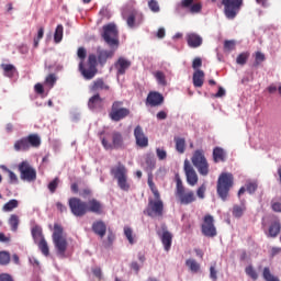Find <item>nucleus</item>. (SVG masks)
I'll return each instance as SVG.
<instances>
[{
	"instance_id": "obj_3",
	"label": "nucleus",
	"mask_w": 281,
	"mask_h": 281,
	"mask_svg": "<svg viewBox=\"0 0 281 281\" xmlns=\"http://www.w3.org/2000/svg\"><path fill=\"white\" fill-rule=\"evenodd\" d=\"M147 183L154 195V199H148L146 209L147 216H164V201L161 200V193H159V189L155 186L151 177H148Z\"/></svg>"
},
{
	"instance_id": "obj_37",
	"label": "nucleus",
	"mask_w": 281,
	"mask_h": 281,
	"mask_svg": "<svg viewBox=\"0 0 281 281\" xmlns=\"http://www.w3.org/2000/svg\"><path fill=\"white\" fill-rule=\"evenodd\" d=\"M38 249L42 251L43 256H49V246L44 237H42L38 243Z\"/></svg>"
},
{
	"instance_id": "obj_16",
	"label": "nucleus",
	"mask_w": 281,
	"mask_h": 281,
	"mask_svg": "<svg viewBox=\"0 0 281 281\" xmlns=\"http://www.w3.org/2000/svg\"><path fill=\"white\" fill-rule=\"evenodd\" d=\"M184 173L189 186L194 187L199 183V175H196L194 167L190 165V160H184Z\"/></svg>"
},
{
	"instance_id": "obj_11",
	"label": "nucleus",
	"mask_w": 281,
	"mask_h": 281,
	"mask_svg": "<svg viewBox=\"0 0 281 281\" xmlns=\"http://www.w3.org/2000/svg\"><path fill=\"white\" fill-rule=\"evenodd\" d=\"M243 4V0H222V5L224 7V16H226L228 21H234V19H236L240 13Z\"/></svg>"
},
{
	"instance_id": "obj_54",
	"label": "nucleus",
	"mask_w": 281,
	"mask_h": 281,
	"mask_svg": "<svg viewBox=\"0 0 281 281\" xmlns=\"http://www.w3.org/2000/svg\"><path fill=\"white\" fill-rule=\"evenodd\" d=\"M156 155L160 161H164L168 157V153L162 148H156Z\"/></svg>"
},
{
	"instance_id": "obj_45",
	"label": "nucleus",
	"mask_w": 281,
	"mask_h": 281,
	"mask_svg": "<svg viewBox=\"0 0 281 281\" xmlns=\"http://www.w3.org/2000/svg\"><path fill=\"white\" fill-rule=\"evenodd\" d=\"M58 183H60L59 178H55L53 181L48 183V190L50 194H54V192H56V190L58 189Z\"/></svg>"
},
{
	"instance_id": "obj_24",
	"label": "nucleus",
	"mask_w": 281,
	"mask_h": 281,
	"mask_svg": "<svg viewBox=\"0 0 281 281\" xmlns=\"http://www.w3.org/2000/svg\"><path fill=\"white\" fill-rule=\"evenodd\" d=\"M131 60L124 57H120L117 61L114 64V67L117 70L119 76H124V74H126V69L131 68Z\"/></svg>"
},
{
	"instance_id": "obj_44",
	"label": "nucleus",
	"mask_w": 281,
	"mask_h": 281,
	"mask_svg": "<svg viewBox=\"0 0 281 281\" xmlns=\"http://www.w3.org/2000/svg\"><path fill=\"white\" fill-rule=\"evenodd\" d=\"M245 273L248 274L251 280H258V272L254 269V266L246 267Z\"/></svg>"
},
{
	"instance_id": "obj_36",
	"label": "nucleus",
	"mask_w": 281,
	"mask_h": 281,
	"mask_svg": "<svg viewBox=\"0 0 281 281\" xmlns=\"http://www.w3.org/2000/svg\"><path fill=\"white\" fill-rule=\"evenodd\" d=\"M262 278L266 281H280V279L271 273L269 267L263 268Z\"/></svg>"
},
{
	"instance_id": "obj_8",
	"label": "nucleus",
	"mask_w": 281,
	"mask_h": 281,
	"mask_svg": "<svg viewBox=\"0 0 281 281\" xmlns=\"http://www.w3.org/2000/svg\"><path fill=\"white\" fill-rule=\"evenodd\" d=\"M103 41L109 45V47L117 48L120 45V32L117 26L113 23L103 25V32L101 34Z\"/></svg>"
},
{
	"instance_id": "obj_25",
	"label": "nucleus",
	"mask_w": 281,
	"mask_h": 281,
	"mask_svg": "<svg viewBox=\"0 0 281 281\" xmlns=\"http://www.w3.org/2000/svg\"><path fill=\"white\" fill-rule=\"evenodd\" d=\"M92 232L99 236V238H104V236H106V223H104L102 220L93 222Z\"/></svg>"
},
{
	"instance_id": "obj_9",
	"label": "nucleus",
	"mask_w": 281,
	"mask_h": 281,
	"mask_svg": "<svg viewBox=\"0 0 281 281\" xmlns=\"http://www.w3.org/2000/svg\"><path fill=\"white\" fill-rule=\"evenodd\" d=\"M191 161L194 168H196L199 175L202 177H207V175H210V164L207 162V158H205V153L203 149L195 150Z\"/></svg>"
},
{
	"instance_id": "obj_62",
	"label": "nucleus",
	"mask_w": 281,
	"mask_h": 281,
	"mask_svg": "<svg viewBox=\"0 0 281 281\" xmlns=\"http://www.w3.org/2000/svg\"><path fill=\"white\" fill-rule=\"evenodd\" d=\"M223 95H225V89H223V87H220L217 93H215L213 98H223Z\"/></svg>"
},
{
	"instance_id": "obj_2",
	"label": "nucleus",
	"mask_w": 281,
	"mask_h": 281,
	"mask_svg": "<svg viewBox=\"0 0 281 281\" xmlns=\"http://www.w3.org/2000/svg\"><path fill=\"white\" fill-rule=\"evenodd\" d=\"M77 56L80 59L79 71L81 76L85 80H93L98 76V56L90 54L87 64H85V59L87 58V48L85 47L78 48Z\"/></svg>"
},
{
	"instance_id": "obj_41",
	"label": "nucleus",
	"mask_w": 281,
	"mask_h": 281,
	"mask_svg": "<svg viewBox=\"0 0 281 281\" xmlns=\"http://www.w3.org/2000/svg\"><path fill=\"white\" fill-rule=\"evenodd\" d=\"M249 52H244V53H240L237 58H236V63L237 65H247V60H249Z\"/></svg>"
},
{
	"instance_id": "obj_33",
	"label": "nucleus",
	"mask_w": 281,
	"mask_h": 281,
	"mask_svg": "<svg viewBox=\"0 0 281 281\" xmlns=\"http://www.w3.org/2000/svg\"><path fill=\"white\" fill-rule=\"evenodd\" d=\"M246 210H247V206H245V204H241V205L236 204L233 206V216L235 218H240L245 214Z\"/></svg>"
},
{
	"instance_id": "obj_55",
	"label": "nucleus",
	"mask_w": 281,
	"mask_h": 281,
	"mask_svg": "<svg viewBox=\"0 0 281 281\" xmlns=\"http://www.w3.org/2000/svg\"><path fill=\"white\" fill-rule=\"evenodd\" d=\"M203 66V60L201 59V57H196L193 59V63H192V68L195 69H199V67H202Z\"/></svg>"
},
{
	"instance_id": "obj_60",
	"label": "nucleus",
	"mask_w": 281,
	"mask_h": 281,
	"mask_svg": "<svg viewBox=\"0 0 281 281\" xmlns=\"http://www.w3.org/2000/svg\"><path fill=\"white\" fill-rule=\"evenodd\" d=\"M0 281H14V279L12 278V276H10L8 273H1Z\"/></svg>"
},
{
	"instance_id": "obj_56",
	"label": "nucleus",
	"mask_w": 281,
	"mask_h": 281,
	"mask_svg": "<svg viewBox=\"0 0 281 281\" xmlns=\"http://www.w3.org/2000/svg\"><path fill=\"white\" fill-rule=\"evenodd\" d=\"M271 210L281 213V202H271Z\"/></svg>"
},
{
	"instance_id": "obj_42",
	"label": "nucleus",
	"mask_w": 281,
	"mask_h": 281,
	"mask_svg": "<svg viewBox=\"0 0 281 281\" xmlns=\"http://www.w3.org/2000/svg\"><path fill=\"white\" fill-rule=\"evenodd\" d=\"M63 32H64L63 24H58L54 33L55 43H60V41H63Z\"/></svg>"
},
{
	"instance_id": "obj_39",
	"label": "nucleus",
	"mask_w": 281,
	"mask_h": 281,
	"mask_svg": "<svg viewBox=\"0 0 281 281\" xmlns=\"http://www.w3.org/2000/svg\"><path fill=\"white\" fill-rule=\"evenodd\" d=\"M265 60H267V57L265 56V54L260 50L256 52L254 67H259V65H262Z\"/></svg>"
},
{
	"instance_id": "obj_61",
	"label": "nucleus",
	"mask_w": 281,
	"mask_h": 281,
	"mask_svg": "<svg viewBox=\"0 0 281 281\" xmlns=\"http://www.w3.org/2000/svg\"><path fill=\"white\" fill-rule=\"evenodd\" d=\"M157 120H166L168 117V113L166 111H160L156 114Z\"/></svg>"
},
{
	"instance_id": "obj_47",
	"label": "nucleus",
	"mask_w": 281,
	"mask_h": 281,
	"mask_svg": "<svg viewBox=\"0 0 281 281\" xmlns=\"http://www.w3.org/2000/svg\"><path fill=\"white\" fill-rule=\"evenodd\" d=\"M236 49V42L234 40L224 42V52H234Z\"/></svg>"
},
{
	"instance_id": "obj_10",
	"label": "nucleus",
	"mask_w": 281,
	"mask_h": 281,
	"mask_svg": "<svg viewBox=\"0 0 281 281\" xmlns=\"http://www.w3.org/2000/svg\"><path fill=\"white\" fill-rule=\"evenodd\" d=\"M64 228L63 225L55 223L54 224V232H53V243L55 245V249H57L58 256H65L67 251V238L63 236Z\"/></svg>"
},
{
	"instance_id": "obj_13",
	"label": "nucleus",
	"mask_w": 281,
	"mask_h": 281,
	"mask_svg": "<svg viewBox=\"0 0 281 281\" xmlns=\"http://www.w3.org/2000/svg\"><path fill=\"white\" fill-rule=\"evenodd\" d=\"M101 144L105 150H120L124 148V135L121 132L114 131L111 134V142L106 138H101Z\"/></svg>"
},
{
	"instance_id": "obj_38",
	"label": "nucleus",
	"mask_w": 281,
	"mask_h": 281,
	"mask_svg": "<svg viewBox=\"0 0 281 281\" xmlns=\"http://www.w3.org/2000/svg\"><path fill=\"white\" fill-rule=\"evenodd\" d=\"M15 207H19V201L13 199L7 202L2 210L3 212H12V210H15Z\"/></svg>"
},
{
	"instance_id": "obj_43",
	"label": "nucleus",
	"mask_w": 281,
	"mask_h": 281,
	"mask_svg": "<svg viewBox=\"0 0 281 281\" xmlns=\"http://www.w3.org/2000/svg\"><path fill=\"white\" fill-rule=\"evenodd\" d=\"M0 265L2 267L10 265V254L5 250L0 251Z\"/></svg>"
},
{
	"instance_id": "obj_20",
	"label": "nucleus",
	"mask_w": 281,
	"mask_h": 281,
	"mask_svg": "<svg viewBox=\"0 0 281 281\" xmlns=\"http://www.w3.org/2000/svg\"><path fill=\"white\" fill-rule=\"evenodd\" d=\"M143 21H144V14H142V12L137 10H133L132 12H130L126 19V23L128 27H135L137 25H142Z\"/></svg>"
},
{
	"instance_id": "obj_58",
	"label": "nucleus",
	"mask_w": 281,
	"mask_h": 281,
	"mask_svg": "<svg viewBox=\"0 0 281 281\" xmlns=\"http://www.w3.org/2000/svg\"><path fill=\"white\" fill-rule=\"evenodd\" d=\"M35 92H37L40 95H43L45 93V89L43 88L42 83H36L34 86Z\"/></svg>"
},
{
	"instance_id": "obj_23",
	"label": "nucleus",
	"mask_w": 281,
	"mask_h": 281,
	"mask_svg": "<svg viewBox=\"0 0 281 281\" xmlns=\"http://www.w3.org/2000/svg\"><path fill=\"white\" fill-rule=\"evenodd\" d=\"M186 38L189 47L192 49H196V47H201V45H203V37L196 33H189Z\"/></svg>"
},
{
	"instance_id": "obj_40",
	"label": "nucleus",
	"mask_w": 281,
	"mask_h": 281,
	"mask_svg": "<svg viewBox=\"0 0 281 281\" xmlns=\"http://www.w3.org/2000/svg\"><path fill=\"white\" fill-rule=\"evenodd\" d=\"M9 225L11 227V232H16V229H19V217L16 214H12L10 216Z\"/></svg>"
},
{
	"instance_id": "obj_22",
	"label": "nucleus",
	"mask_w": 281,
	"mask_h": 281,
	"mask_svg": "<svg viewBox=\"0 0 281 281\" xmlns=\"http://www.w3.org/2000/svg\"><path fill=\"white\" fill-rule=\"evenodd\" d=\"M146 102L149 106H160V104H164V94L155 91L149 92Z\"/></svg>"
},
{
	"instance_id": "obj_34",
	"label": "nucleus",
	"mask_w": 281,
	"mask_h": 281,
	"mask_svg": "<svg viewBox=\"0 0 281 281\" xmlns=\"http://www.w3.org/2000/svg\"><path fill=\"white\" fill-rule=\"evenodd\" d=\"M175 142L176 150L180 153V155H183V153H186V138L175 137Z\"/></svg>"
},
{
	"instance_id": "obj_4",
	"label": "nucleus",
	"mask_w": 281,
	"mask_h": 281,
	"mask_svg": "<svg viewBox=\"0 0 281 281\" xmlns=\"http://www.w3.org/2000/svg\"><path fill=\"white\" fill-rule=\"evenodd\" d=\"M176 189H175V196L177 203L179 205H192V203H196V192L194 190L187 188L183 184V180L179 173L176 175Z\"/></svg>"
},
{
	"instance_id": "obj_59",
	"label": "nucleus",
	"mask_w": 281,
	"mask_h": 281,
	"mask_svg": "<svg viewBox=\"0 0 281 281\" xmlns=\"http://www.w3.org/2000/svg\"><path fill=\"white\" fill-rule=\"evenodd\" d=\"M32 236L33 238H36V236L38 237L43 236L41 228H38V226H35L34 228H32Z\"/></svg>"
},
{
	"instance_id": "obj_48",
	"label": "nucleus",
	"mask_w": 281,
	"mask_h": 281,
	"mask_svg": "<svg viewBox=\"0 0 281 281\" xmlns=\"http://www.w3.org/2000/svg\"><path fill=\"white\" fill-rule=\"evenodd\" d=\"M7 172L9 175V183H11L12 186H16V183H19V177L16 176V173H14L10 169H7Z\"/></svg>"
},
{
	"instance_id": "obj_51",
	"label": "nucleus",
	"mask_w": 281,
	"mask_h": 281,
	"mask_svg": "<svg viewBox=\"0 0 281 281\" xmlns=\"http://www.w3.org/2000/svg\"><path fill=\"white\" fill-rule=\"evenodd\" d=\"M56 75L55 74H49L46 78H45V85H48V87H54L56 85Z\"/></svg>"
},
{
	"instance_id": "obj_26",
	"label": "nucleus",
	"mask_w": 281,
	"mask_h": 281,
	"mask_svg": "<svg viewBox=\"0 0 281 281\" xmlns=\"http://www.w3.org/2000/svg\"><path fill=\"white\" fill-rule=\"evenodd\" d=\"M160 240L164 245L165 251H170V247H172V233L162 227V234L160 235Z\"/></svg>"
},
{
	"instance_id": "obj_17",
	"label": "nucleus",
	"mask_w": 281,
	"mask_h": 281,
	"mask_svg": "<svg viewBox=\"0 0 281 281\" xmlns=\"http://www.w3.org/2000/svg\"><path fill=\"white\" fill-rule=\"evenodd\" d=\"M89 91H90V93H94V94L99 93L100 94V93H102V91H111V86H109V83H106L104 78H97L89 86Z\"/></svg>"
},
{
	"instance_id": "obj_29",
	"label": "nucleus",
	"mask_w": 281,
	"mask_h": 281,
	"mask_svg": "<svg viewBox=\"0 0 281 281\" xmlns=\"http://www.w3.org/2000/svg\"><path fill=\"white\" fill-rule=\"evenodd\" d=\"M281 232L280 221H274L270 224L268 229V238H278Z\"/></svg>"
},
{
	"instance_id": "obj_5",
	"label": "nucleus",
	"mask_w": 281,
	"mask_h": 281,
	"mask_svg": "<svg viewBox=\"0 0 281 281\" xmlns=\"http://www.w3.org/2000/svg\"><path fill=\"white\" fill-rule=\"evenodd\" d=\"M41 135L29 134L14 142L13 148L16 153H27L30 148H41Z\"/></svg>"
},
{
	"instance_id": "obj_57",
	"label": "nucleus",
	"mask_w": 281,
	"mask_h": 281,
	"mask_svg": "<svg viewBox=\"0 0 281 281\" xmlns=\"http://www.w3.org/2000/svg\"><path fill=\"white\" fill-rule=\"evenodd\" d=\"M56 207L60 214H65L67 212V207L61 202H57Z\"/></svg>"
},
{
	"instance_id": "obj_50",
	"label": "nucleus",
	"mask_w": 281,
	"mask_h": 281,
	"mask_svg": "<svg viewBox=\"0 0 281 281\" xmlns=\"http://www.w3.org/2000/svg\"><path fill=\"white\" fill-rule=\"evenodd\" d=\"M258 190V183L257 182H248L246 184V192L248 194H254Z\"/></svg>"
},
{
	"instance_id": "obj_19",
	"label": "nucleus",
	"mask_w": 281,
	"mask_h": 281,
	"mask_svg": "<svg viewBox=\"0 0 281 281\" xmlns=\"http://www.w3.org/2000/svg\"><path fill=\"white\" fill-rule=\"evenodd\" d=\"M180 7L184 10H189L191 14H199L203 10V4L201 2L194 3V0H181Z\"/></svg>"
},
{
	"instance_id": "obj_32",
	"label": "nucleus",
	"mask_w": 281,
	"mask_h": 281,
	"mask_svg": "<svg viewBox=\"0 0 281 281\" xmlns=\"http://www.w3.org/2000/svg\"><path fill=\"white\" fill-rule=\"evenodd\" d=\"M1 69H3L4 76L8 78H13L16 71V67H14L12 64H2Z\"/></svg>"
},
{
	"instance_id": "obj_12",
	"label": "nucleus",
	"mask_w": 281,
	"mask_h": 281,
	"mask_svg": "<svg viewBox=\"0 0 281 281\" xmlns=\"http://www.w3.org/2000/svg\"><path fill=\"white\" fill-rule=\"evenodd\" d=\"M131 115V110L124 108V102L122 101H114L112 103L111 110L109 112V117L112 122H122L125 117Z\"/></svg>"
},
{
	"instance_id": "obj_63",
	"label": "nucleus",
	"mask_w": 281,
	"mask_h": 281,
	"mask_svg": "<svg viewBox=\"0 0 281 281\" xmlns=\"http://www.w3.org/2000/svg\"><path fill=\"white\" fill-rule=\"evenodd\" d=\"M146 164L149 166V168H155V159H153V157L147 156Z\"/></svg>"
},
{
	"instance_id": "obj_14",
	"label": "nucleus",
	"mask_w": 281,
	"mask_h": 281,
	"mask_svg": "<svg viewBox=\"0 0 281 281\" xmlns=\"http://www.w3.org/2000/svg\"><path fill=\"white\" fill-rule=\"evenodd\" d=\"M18 170L20 172V179H22V181H36V169H34V167H32V165H30L27 160L20 162L18 166Z\"/></svg>"
},
{
	"instance_id": "obj_46",
	"label": "nucleus",
	"mask_w": 281,
	"mask_h": 281,
	"mask_svg": "<svg viewBox=\"0 0 281 281\" xmlns=\"http://www.w3.org/2000/svg\"><path fill=\"white\" fill-rule=\"evenodd\" d=\"M124 234L130 243V245H133V243H135V239L133 238V228L125 226L124 227Z\"/></svg>"
},
{
	"instance_id": "obj_53",
	"label": "nucleus",
	"mask_w": 281,
	"mask_h": 281,
	"mask_svg": "<svg viewBox=\"0 0 281 281\" xmlns=\"http://www.w3.org/2000/svg\"><path fill=\"white\" fill-rule=\"evenodd\" d=\"M148 8L151 10V12H159V2L157 0H149L148 1Z\"/></svg>"
},
{
	"instance_id": "obj_35",
	"label": "nucleus",
	"mask_w": 281,
	"mask_h": 281,
	"mask_svg": "<svg viewBox=\"0 0 281 281\" xmlns=\"http://www.w3.org/2000/svg\"><path fill=\"white\" fill-rule=\"evenodd\" d=\"M154 77L156 78L158 85H160V87H166V85H168V81H166V74H164V71L158 70L156 72H154Z\"/></svg>"
},
{
	"instance_id": "obj_15",
	"label": "nucleus",
	"mask_w": 281,
	"mask_h": 281,
	"mask_svg": "<svg viewBox=\"0 0 281 281\" xmlns=\"http://www.w3.org/2000/svg\"><path fill=\"white\" fill-rule=\"evenodd\" d=\"M203 236L206 238H214L216 236V226H214V216L207 214L204 216L203 224L201 226Z\"/></svg>"
},
{
	"instance_id": "obj_64",
	"label": "nucleus",
	"mask_w": 281,
	"mask_h": 281,
	"mask_svg": "<svg viewBox=\"0 0 281 281\" xmlns=\"http://www.w3.org/2000/svg\"><path fill=\"white\" fill-rule=\"evenodd\" d=\"M131 269H133V271H135L136 273H139V263H137V261H133L131 263Z\"/></svg>"
},
{
	"instance_id": "obj_52",
	"label": "nucleus",
	"mask_w": 281,
	"mask_h": 281,
	"mask_svg": "<svg viewBox=\"0 0 281 281\" xmlns=\"http://www.w3.org/2000/svg\"><path fill=\"white\" fill-rule=\"evenodd\" d=\"M218 271H216V262H214L211 267H210V278L213 281H217L218 280V276H217Z\"/></svg>"
},
{
	"instance_id": "obj_31",
	"label": "nucleus",
	"mask_w": 281,
	"mask_h": 281,
	"mask_svg": "<svg viewBox=\"0 0 281 281\" xmlns=\"http://www.w3.org/2000/svg\"><path fill=\"white\" fill-rule=\"evenodd\" d=\"M186 266L188 267L191 273H199V271H201V265L196 262L194 259H187Z\"/></svg>"
},
{
	"instance_id": "obj_18",
	"label": "nucleus",
	"mask_w": 281,
	"mask_h": 281,
	"mask_svg": "<svg viewBox=\"0 0 281 281\" xmlns=\"http://www.w3.org/2000/svg\"><path fill=\"white\" fill-rule=\"evenodd\" d=\"M134 137L138 148H148V136L144 133L142 125H137L134 128Z\"/></svg>"
},
{
	"instance_id": "obj_1",
	"label": "nucleus",
	"mask_w": 281,
	"mask_h": 281,
	"mask_svg": "<svg viewBox=\"0 0 281 281\" xmlns=\"http://www.w3.org/2000/svg\"><path fill=\"white\" fill-rule=\"evenodd\" d=\"M68 205L71 214L78 217L85 216L88 212L97 214L98 216L104 214V204L95 198H92L87 202L80 200V198H70Z\"/></svg>"
},
{
	"instance_id": "obj_28",
	"label": "nucleus",
	"mask_w": 281,
	"mask_h": 281,
	"mask_svg": "<svg viewBox=\"0 0 281 281\" xmlns=\"http://www.w3.org/2000/svg\"><path fill=\"white\" fill-rule=\"evenodd\" d=\"M205 82V72L201 69H196L193 72V87L201 89Z\"/></svg>"
},
{
	"instance_id": "obj_21",
	"label": "nucleus",
	"mask_w": 281,
	"mask_h": 281,
	"mask_svg": "<svg viewBox=\"0 0 281 281\" xmlns=\"http://www.w3.org/2000/svg\"><path fill=\"white\" fill-rule=\"evenodd\" d=\"M88 108L91 111H98L100 109H104V99L100 97V93H95L88 101Z\"/></svg>"
},
{
	"instance_id": "obj_30",
	"label": "nucleus",
	"mask_w": 281,
	"mask_h": 281,
	"mask_svg": "<svg viewBox=\"0 0 281 281\" xmlns=\"http://www.w3.org/2000/svg\"><path fill=\"white\" fill-rule=\"evenodd\" d=\"M226 157H227V154H225V149H223L221 147H215L213 149V161H214V164L225 161Z\"/></svg>"
},
{
	"instance_id": "obj_6",
	"label": "nucleus",
	"mask_w": 281,
	"mask_h": 281,
	"mask_svg": "<svg viewBox=\"0 0 281 281\" xmlns=\"http://www.w3.org/2000/svg\"><path fill=\"white\" fill-rule=\"evenodd\" d=\"M232 188H234V175L222 172L217 179V194L222 201H227Z\"/></svg>"
},
{
	"instance_id": "obj_49",
	"label": "nucleus",
	"mask_w": 281,
	"mask_h": 281,
	"mask_svg": "<svg viewBox=\"0 0 281 281\" xmlns=\"http://www.w3.org/2000/svg\"><path fill=\"white\" fill-rule=\"evenodd\" d=\"M206 191H207V187L205 186V183H203L202 186H200L196 189L195 196H198L199 199H205V192Z\"/></svg>"
},
{
	"instance_id": "obj_27",
	"label": "nucleus",
	"mask_w": 281,
	"mask_h": 281,
	"mask_svg": "<svg viewBox=\"0 0 281 281\" xmlns=\"http://www.w3.org/2000/svg\"><path fill=\"white\" fill-rule=\"evenodd\" d=\"M115 52L113 50H98L97 65L99 63L101 67H104V65H106V60L112 58Z\"/></svg>"
},
{
	"instance_id": "obj_7",
	"label": "nucleus",
	"mask_w": 281,
	"mask_h": 281,
	"mask_svg": "<svg viewBox=\"0 0 281 281\" xmlns=\"http://www.w3.org/2000/svg\"><path fill=\"white\" fill-rule=\"evenodd\" d=\"M111 175H113L114 179L117 181L119 188L124 192H128L131 190V184L128 183V169L122 162H119L117 166L112 167L110 170Z\"/></svg>"
}]
</instances>
